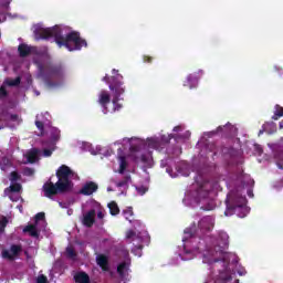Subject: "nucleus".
<instances>
[{
	"label": "nucleus",
	"mask_w": 283,
	"mask_h": 283,
	"mask_svg": "<svg viewBox=\"0 0 283 283\" xmlns=\"http://www.w3.org/2000/svg\"><path fill=\"white\" fill-rule=\"evenodd\" d=\"M280 129H283V120L279 124Z\"/></svg>",
	"instance_id": "obj_56"
},
{
	"label": "nucleus",
	"mask_w": 283,
	"mask_h": 283,
	"mask_svg": "<svg viewBox=\"0 0 283 283\" xmlns=\"http://www.w3.org/2000/svg\"><path fill=\"white\" fill-rule=\"evenodd\" d=\"M8 96V92H6V86L0 87V98Z\"/></svg>",
	"instance_id": "obj_45"
},
{
	"label": "nucleus",
	"mask_w": 283,
	"mask_h": 283,
	"mask_svg": "<svg viewBox=\"0 0 283 283\" xmlns=\"http://www.w3.org/2000/svg\"><path fill=\"white\" fill-rule=\"evenodd\" d=\"M124 214L126 216V220H129V217L134 216V211L132 210V208H128L124 211Z\"/></svg>",
	"instance_id": "obj_44"
},
{
	"label": "nucleus",
	"mask_w": 283,
	"mask_h": 283,
	"mask_svg": "<svg viewBox=\"0 0 283 283\" xmlns=\"http://www.w3.org/2000/svg\"><path fill=\"white\" fill-rule=\"evenodd\" d=\"M43 229H45V213L39 212L35 216V222L24 227L23 233H28L31 238H39Z\"/></svg>",
	"instance_id": "obj_5"
},
{
	"label": "nucleus",
	"mask_w": 283,
	"mask_h": 283,
	"mask_svg": "<svg viewBox=\"0 0 283 283\" xmlns=\"http://www.w3.org/2000/svg\"><path fill=\"white\" fill-rule=\"evenodd\" d=\"M36 283H48V277L45 275H39Z\"/></svg>",
	"instance_id": "obj_43"
},
{
	"label": "nucleus",
	"mask_w": 283,
	"mask_h": 283,
	"mask_svg": "<svg viewBox=\"0 0 283 283\" xmlns=\"http://www.w3.org/2000/svg\"><path fill=\"white\" fill-rule=\"evenodd\" d=\"M98 103L104 107L109 103V93H107V91L101 92Z\"/></svg>",
	"instance_id": "obj_17"
},
{
	"label": "nucleus",
	"mask_w": 283,
	"mask_h": 283,
	"mask_svg": "<svg viewBox=\"0 0 283 283\" xmlns=\"http://www.w3.org/2000/svg\"><path fill=\"white\" fill-rule=\"evenodd\" d=\"M191 136V133H189V132H187L186 134H185V137L186 138H189Z\"/></svg>",
	"instance_id": "obj_55"
},
{
	"label": "nucleus",
	"mask_w": 283,
	"mask_h": 283,
	"mask_svg": "<svg viewBox=\"0 0 283 283\" xmlns=\"http://www.w3.org/2000/svg\"><path fill=\"white\" fill-rule=\"evenodd\" d=\"M130 180H132V177L129 175H126L123 181H118L116 184V187H125V185H127Z\"/></svg>",
	"instance_id": "obj_33"
},
{
	"label": "nucleus",
	"mask_w": 283,
	"mask_h": 283,
	"mask_svg": "<svg viewBox=\"0 0 283 283\" xmlns=\"http://www.w3.org/2000/svg\"><path fill=\"white\" fill-rule=\"evenodd\" d=\"M18 50L20 52V56H28V54H30L32 52V48H30L25 44L19 45Z\"/></svg>",
	"instance_id": "obj_22"
},
{
	"label": "nucleus",
	"mask_w": 283,
	"mask_h": 283,
	"mask_svg": "<svg viewBox=\"0 0 283 283\" xmlns=\"http://www.w3.org/2000/svg\"><path fill=\"white\" fill-rule=\"evenodd\" d=\"M221 280H224V282H229L231 280V271L229 269H224L220 272Z\"/></svg>",
	"instance_id": "obj_26"
},
{
	"label": "nucleus",
	"mask_w": 283,
	"mask_h": 283,
	"mask_svg": "<svg viewBox=\"0 0 283 283\" xmlns=\"http://www.w3.org/2000/svg\"><path fill=\"white\" fill-rule=\"evenodd\" d=\"M234 283H239V281L237 280V281H234Z\"/></svg>",
	"instance_id": "obj_63"
},
{
	"label": "nucleus",
	"mask_w": 283,
	"mask_h": 283,
	"mask_svg": "<svg viewBox=\"0 0 283 283\" xmlns=\"http://www.w3.org/2000/svg\"><path fill=\"white\" fill-rule=\"evenodd\" d=\"M108 209L112 216H118V213H120V209L118 208V205H116V202L114 201L108 203Z\"/></svg>",
	"instance_id": "obj_24"
},
{
	"label": "nucleus",
	"mask_w": 283,
	"mask_h": 283,
	"mask_svg": "<svg viewBox=\"0 0 283 283\" xmlns=\"http://www.w3.org/2000/svg\"><path fill=\"white\" fill-rule=\"evenodd\" d=\"M7 226L8 219L6 217H2V219H0V233H3Z\"/></svg>",
	"instance_id": "obj_34"
},
{
	"label": "nucleus",
	"mask_w": 283,
	"mask_h": 283,
	"mask_svg": "<svg viewBox=\"0 0 283 283\" xmlns=\"http://www.w3.org/2000/svg\"><path fill=\"white\" fill-rule=\"evenodd\" d=\"M33 34L36 41L41 39H54L59 48H66L69 52H74V50H81V48H87V42L81 39V35L76 32L67 33L63 35V29L61 27L45 28L43 24H35L33 27Z\"/></svg>",
	"instance_id": "obj_1"
},
{
	"label": "nucleus",
	"mask_w": 283,
	"mask_h": 283,
	"mask_svg": "<svg viewBox=\"0 0 283 283\" xmlns=\"http://www.w3.org/2000/svg\"><path fill=\"white\" fill-rule=\"evenodd\" d=\"M126 238H127V240H138V238H140V237H138L136 233H134V231H128L126 233Z\"/></svg>",
	"instance_id": "obj_37"
},
{
	"label": "nucleus",
	"mask_w": 283,
	"mask_h": 283,
	"mask_svg": "<svg viewBox=\"0 0 283 283\" xmlns=\"http://www.w3.org/2000/svg\"><path fill=\"white\" fill-rule=\"evenodd\" d=\"M60 207H65V206H63V203H60Z\"/></svg>",
	"instance_id": "obj_62"
},
{
	"label": "nucleus",
	"mask_w": 283,
	"mask_h": 283,
	"mask_svg": "<svg viewBox=\"0 0 283 283\" xmlns=\"http://www.w3.org/2000/svg\"><path fill=\"white\" fill-rule=\"evenodd\" d=\"M136 189L139 196H145V193H147V187L145 186L137 187Z\"/></svg>",
	"instance_id": "obj_39"
},
{
	"label": "nucleus",
	"mask_w": 283,
	"mask_h": 283,
	"mask_svg": "<svg viewBox=\"0 0 283 283\" xmlns=\"http://www.w3.org/2000/svg\"><path fill=\"white\" fill-rule=\"evenodd\" d=\"M231 202L234 207L241 209L242 214H239V218H244L247 213H249V208H247V198L235 195L233 198H231Z\"/></svg>",
	"instance_id": "obj_8"
},
{
	"label": "nucleus",
	"mask_w": 283,
	"mask_h": 283,
	"mask_svg": "<svg viewBox=\"0 0 283 283\" xmlns=\"http://www.w3.org/2000/svg\"><path fill=\"white\" fill-rule=\"evenodd\" d=\"M107 191H112V188H107Z\"/></svg>",
	"instance_id": "obj_61"
},
{
	"label": "nucleus",
	"mask_w": 283,
	"mask_h": 283,
	"mask_svg": "<svg viewBox=\"0 0 283 283\" xmlns=\"http://www.w3.org/2000/svg\"><path fill=\"white\" fill-rule=\"evenodd\" d=\"M74 280L77 283H90V276L84 272L75 274Z\"/></svg>",
	"instance_id": "obj_18"
},
{
	"label": "nucleus",
	"mask_w": 283,
	"mask_h": 283,
	"mask_svg": "<svg viewBox=\"0 0 283 283\" xmlns=\"http://www.w3.org/2000/svg\"><path fill=\"white\" fill-rule=\"evenodd\" d=\"M180 126H176L175 128H174V132H180Z\"/></svg>",
	"instance_id": "obj_54"
},
{
	"label": "nucleus",
	"mask_w": 283,
	"mask_h": 283,
	"mask_svg": "<svg viewBox=\"0 0 283 283\" xmlns=\"http://www.w3.org/2000/svg\"><path fill=\"white\" fill-rule=\"evenodd\" d=\"M97 218H99V220H103V218H105V214H103V212L99 211V212L97 213Z\"/></svg>",
	"instance_id": "obj_51"
},
{
	"label": "nucleus",
	"mask_w": 283,
	"mask_h": 283,
	"mask_svg": "<svg viewBox=\"0 0 283 283\" xmlns=\"http://www.w3.org/2000/svg\"><path fill=\"white\" fill-rule=\"evenodd\" d=\"M67 213H69V216H72V211L69 210Z\"/></svg>",
	"instance_id": "obj_60"
},
{
	"label": "nucleus",
	"mask_w": 283,
	"mask_h": 283,
	"mask_svg": "<svg viewBox=\"0 0 283 283\" xmlns=\"http://www.w3.org/2000/svg\"><path fill=\"white\" fill-rule=\"evenodd\" d=\"M222 258L224 262H231V258H234L233 254L226 253L223 250H216V252L209 251L203 254V262L206 264H213V262H218V260Z\"/></svg>",
	"instance_id": "obj_6"
},
{
	"label": "nucleus",
	"mask_w": 283,
	"mask_h": 283,
	"mask_svg": "<svg viewBox=\"0 0 283 283\" xmlns=\"http://www.w3.org/2000/svg\"><path fill=\"white\" fill-rule=\"evenodd\" d=\"M18 179H19V174L17 171L11 172L10 175L11 182H17Z\"/></svg>",
	"instance_id": "obj_41"
},
{
	"label": "nucleus",
	"mask_w": 283,
	"mask_h": 283,
	"mask_svg": "<svg viewBox=\"0 0 283 283\" xmlns=\"http://www.w3.org/2000/svg\"><path fill=\"white\" fill-rule=\"evenodd\" d=\"M20 191H21V185L19 184L12 185L6 189V193L9 195V198L10 200H12V202H18V200L21 199V195H19Z\"/></svg>",
	"instance_id": "obj_10"
},
{
	"label": "nucleus",
	"mask_w": 283,
	"mask_h": 283,
	"mask_svg": "<svg viewBox=\"0 0 283 283\" xmlns=\"http://www.w3.org/2000/svg\"><path fill=\"white\" fill-rule=\"evenodd\" d=\"M283 116V107L280 105L275 106L274 115H273V120H277V118H282Z\"/></svg>",
	"instance_id": "obj_27"
},
{
	"label": "nucleus",
	"mask_w": 283,
	"mask_h": 283,
	"mask_svg": "<svg viewBox=\"0 0 283 283\" xmlns=\"http://www.w3.org/2000/svg\"><path fill=\"white\" fill-rule=\"evenodd\" d=\"M211 191H213V184L206 179H200L186 192L184 202L193 207L200 205L203 211H213L216 202L211 199Z\"/></svg>",
	"instance_id": "obj_2"
},
{
	"label": "nucleus",
	"mask_w": 283,
	"mask_h": 283,
	"mask_svg": "<svg viewBox=\"0 0 283 283\" xmlns=\"http://www.w3.org/2000/svg\"><path fill=\"white\" fill-rule=\"evenodd\" d=\"M109 77H107V76H105L104 78H103V81H107Z\"/></svg>",
	"instance_id": "obj_59"
},
{
	"label": "nucleus",
	"mask_w": 283,
	"mask_h": 283,
	"mask_svg": "<svg viewBox=\"0 0 283 283\" xmlns=\"http://www.w3.org/2000/svg\"><path fill=\"white\" fill-rule=\"evenodd\" d=\"M163 143H168L169 140L165 139V138H161Z\"/></svg>",
	"instance_id": "obj_58"
},
{
	"label": "nucleus",
	"mask_w": 283,
	"mask_h": 283,
	"mask_svg": "<svg viewBox=\"0 0 283 283\" xmlns=\"http://www.w3.org/2000/svg\"><path fill=\"white\" fill-rule=\"evenodd\" d=\"M232 213H233V212H231V208L228 207L227 210H226V212H224V216L229 217V216H231Z\"/></svg>",
	"instance_id": "obj_50"
},
{
	"label": "nucleus",
	"mask_w": 283,
	"mask_h": 283,
	"mask_svg": "<svg viewBox=\"0 0 283 283\" xmlns=\"http://www.w3.org/2000/svg\"><path fill=\"white\" fill-rule=\"evenodd\" d=\"M264 132H266V134H275V132H277V127L275 126V123L273 122L265 123L262 126V129L259 132V134H264Z\"/></svg>",
	"instance_id": "obj_15"
},
{
	"label": "nucleus",
	"mask_w": 283,
	"mask_h": 283,
	"mask_svg": "<svg viewBox=\"0 0 283 283\" xmlns=\"http://www.w3.org/2000/svg\"><path fill=\"white\" fill-rule=\"evenodd\" d=\"M117 160L119 164L117 171L118 174H124L125 169H127V159L125 158V156H123V153L120 149L118 151Z\"/></svg>",
	"instance_id": "obj_13"
},
{
	"label": "nucleus",
	"mask_w": 283,
	"mask_h": 283,
	"mask_svg": "<svg viewBox=\"0 0 283 283\" xmlns=\"http://www.w3.org/2000/svg\"><path fill=\"white\" fill-rule=\"evenodd\" d=\"M221 240L218 241V247L219 249H227V247L229 245V235H227V233L222 232L220 234Z\"/></svg>",
	"instance_id": "obj_19"
},
{
	"label": "nucleus",
	"mask_w": 283,
	"mask_h": 283,
	"mask_svg": "<svg viewBox=\"0 0 283 283\" xmlns=\"http://www.w3.org/2000/svg\"><path fill=\"white\" fill-rule=\"evenodd\" d=\"M21 251H22L21 245H11L10 249L2 250L1 258H3V260H10V261L17 260Z\"/></svg>",
	"instance_id": "obj_9"
},
{
	"label": "nucleus",
	"mask_w": 283,
	"mask_h": 283,
	"mask_svg": "<svg viewBox=\"0 0 283 283\" xmlns=\"http://www.w3.org/2000/svg\"><path fill=\"white\" fill-rule=\"evenodd\" d=\"M52 151H54V149H44L43 156L45 158H50V156H52Z\"/></svg>",
	"instance_id": "obj_47"
},
{
	"label": "nucleus",
	"mask_w": 283,
	"mask_h": 283,
	"mask_svg": "<svg viewBox=\"0 0 283 283\" xmlns=\"http://www.w3.org/2000/svg\"><path fill=\"white\" fill-rule=\"evenodd\" d=\"M41 118H43V115H38L36 116V120H35V125L38 127V129H43V125H48L46 120H41Z\"/></svg>",
	"instance_id": "obj_28"
},
{
	"label": "nucleus",
	"mask_w": 283,
	"mask_h": 283,
	"mask_svg": "<svg viewBox=\"0 0 283 283\" xmlns=\"http://www.w3.org/2000/svg\"><path fill=\"white\" fill-rule=\"evenodd\" d=\"M21 83V78L17 77L15 80H7L4 82L6 85H9L10 87H14V85H19Z\"/></svg>",
	"instance_id": "obj_29"
},
{
	"label": "nucleus",
	"mask_w": 283,
	"mask_h": 283,
	"mask_svg": "<svg viewBox=\"0 0 283 283\" xmlns=\"http://www.w3.org/2000/svg\"><path fill=\"white\" fill-rule=\"evenodd\" d=\"M133 253H135V255H138V258H140V255H143V245L135 247V249H133Z\"/></svg>",
	"instance_id": "obj_38"
},
{
	"label": "nucleus",
	"mask_w": 283,
	"mask_h": 283,
	"mask_svg": "<svg viewBox=\"0 0 283 283\" xmlns=\"http://www.w3.org/2000/svg\"><path fill=\"white\" fill-rule=\"evenodd\" d=\"M59 178L56 184L52 181L44 184L43 191L46 198H52L56 193H65L72 191V178H74L73 171L67 166H61L56 171Z\"/></svg>",
	"instance_id": "obj_4"
},
{
	"label": "nucleus",
	"mask_w": 283,
	"mask_h": 283,
	"mask_svg": "<svg viewBox=\"0 0 283 283\" xmlns=\"http://www.w3.org/2000/svg\"><path fill=\"white\" fill-rule=\"evenodd\" d=\"M39 149L36 148H33L31 150H29L27 154H25V161L24 163H36V160H39Z\"/></svg>",
	"instance_id": "obj_14"
},
{
	"label": "nucleus",
	"mask_w": 283,
	"mask_h": 283,
	"mask_svg": "<svg viewBox=\"0 0 283 283\" xmlns=\"http://www.w3.org/2000/svg\"><path fill=\"white\" fill-rule=\"evenodd\" d=\"M253 185H254L253 179L248 178V185L243 186V189H247V191H248L249 198H253V190H252Z\"/></svg>",
	"instance_id": "obj_25"
},
{
	"label": "nucleus",
	"mask_w": 283,
	"mask_h": 283,
	"mask_svg": "<svg viewBox=\"0 0 283 283\" xmlns=\"http://www.w3.org/2000/svg\"><path fill=\"white\" fill-rule=\"evenodd\" d=\"M127 271H129V263H120L117 266V273L120 275V277H125L127 275Z\"/></svg>",
	"instance_id": "obj_20"
},
{
	"label": "nucleus",
	"mask_w": 283,
	"mask_h": 283,
	"mask_svg": "<svg viewBox=\"0 0 283 283\" xmlns=\"http://www.w3.org/2000/svg\"><path fill=\"white\" fill-rule=\"evenodd\" d=\"M51 134H53V136H52V139H53V140L59 139V129H56V128H51Z\"/></svg>",
	"instance_id": "obj_42"
},
{
	"label": "nucleus",
	"mask_w": 283,
	"mask_h": 283,
	"mask_svg": "<svg viewBox=\"0 0 283 283\" xmlns=\"http://www.w3.org/2000/svg\"><path fill=\"white\" fill-rule=\"evenodd\" d=\"M130 144V157L135 163H146V165H151V153H146L145 149H158L163 142L156 137H150L146 143L138 138H124L120 144Z\"/></svg>",
	"instance_id": "obj_3"
},
{
	"label": "nucleus",
	"mask_w": 283,
	"mask_h": 283,
	"mask_svg": "<svg viewBox=\"0 0 283 283\" xmlns=\"http://www.w3.org/2000/svg\"><path fill=\"white\" fill-rule=\"evenodd\" d=\"M99 151L101 149H97V150L91 149V154H93V156H96V154H98Z\"/></svg>",
	"instance_id": "obj_52"
},
{
	"label": "nucleus",
	"mask_w": 283,
	"mask_h": 283,
	"mask_svg": "<svg viewBox=\"0 0 283 283\" xmlns=\"http://www.w3.org/2000/svg\"><path fill=\"white\" fill-rule=\"evenodd\" d=\"M201 229H211L213 227V219L211 217H206L200 221Z\"/></svg>",
	"instance_id": "obj_21"
},
{
	"label": "nucleus",
	"mask_w": 283,
	"mask_h": 283,
	"mask_svg": "<svg viewBox=\"0 0 283 283\" xmlns=\"http://www.w3.org/2000/svg\"><path fill=\"white\" fill-rule=\"evenodd\" d=\"M66 254L71 260H74L76 258V253L74 252V249L72 247L66 248Z\"/></svg>",
	"instance_id": "obj_35"
},
{
	"label": "nucleus",
	"mask_w": 283,
	"mask_h": 283,
	"mask_svg": "<svg viewBox=\"0 0 283 283\" xmlns=\"http://www.w3.org/2000/svg\"><path fill=\"white\" fill-rule=\"evenodd\" d=\"M188 83H192L189 85L190 90L191 87H196L198 85V80L192 78L191 76L188 77Z\"/></svg>",
	"instance_id": "obj_40"
},
{
	"label": "nucleus",
	"mask_w": 283,
	"mask_h": 283,
	"mask_svg": "<svg viewBox=\"0 0 283 283\" xmlns=\"http://www.w3.org/2000/svg\"><path fill=\"white\" fill-rule=\"evenodd\" d=\"M116 72V70H113V73H115Z\"/></svg>",
	"instance_id": "obj_64"
},
{
	"label": "nucleus",
	"mask_w": 283,
	"mask_h": 283,
	"mask_svg": "<svg viewBox=\"0 0 283 283\" xmlns=\"http://www.w3.org/2000/svg\"><path fill=\"white\" fill-rule=\"evenodd\" d=\"M10 1L12 0H0V10H9L10 8Z\"/></svg>",
	"instance_id": "obj_30"
},
{
	"label": "nucleus",
	"mask_w": 283,
	"mask_h": 283,
	"mask_svg": "<svg viewBox=\"0 0 283 283\" xmlns=\"http://www.w3.org/2000/svg\"><path fill=\"white\" fill-rule=\"evenodd\" d=\"M20 213H23V206H18Z\"/></svg>",
	"instance_id": "obj_53"
},
{
	"label": "nucleus",
	"mask_w": 283,
	"mask_h": 283,
	"mask_svg": "<svg viewBox=\"0 0 283 283\" xmlns=\"http://www.w3.org/2000/svg\"><path fill=\"white\" fill-rule=\"evenodd\" d=\"M191 235H193V228H187V229L185 230L184 242H185L188 238H191Z\"/></svg>",
	"instance_id": "obj_36"
},
{
	"label": "nucleus",
	"mask_w": 283,
	"mask_h": 283,
	"mask_svg": "<svg viewBox=\"0 0 283 283\" xmlns=\"http://www.w3.org/2000/svg\"><path fill=\"white\" fill-rule=\"evenodd\" d=\"M0 167H1L2 171H6V169H8V167H10V159L3 158L0 161Z\"/></svg>",
	"instance_id": "obj_32"
},
{
	"label": "nucleus",
	"mask_w": 283,
	"mask_h": 283,
	"mask_svg": "<svg viewBox=\"0 0 283 283\" xmlns=\"http://www.w3.org/2000/svg\"><path fill=\"white\" fill-rule=\"evenodd\" d=\"M24 176H34V170L32 168H25Z\"/></svg>",
	"instance_id": "obj_46"
},
{
	"label": "nucleus",
	"mask_w": 283,
	"mask_h": 283,
	"mask_svg": "<svg viewBox=\"0 0 283 283\" xmlns=\"http://www.w3.org/2000/svg\"><path fill=\"white\" fill-rule=\"evenodd\" d=\"M94 218H96V210H90L84 214L83 224L85 227H92L94 224Z\"/></svg>",
	"instance_id": "obj_12"
},
{
	"label": "nucleus",
	"mask_w": 283,
	"mask_h": 283,
	"mask_svg": "<svg viewBox=\"0 0 283 283\" xmlns=\"http://www.w3.org/2000/svg\"><path fill=\"white\" fill-rule=\"evenodd\" d=\"M96 262H97L98 266H101V269H103V271H107L109 269V266L107 264V256L99 254L96 256Z\"/></svg>",
	"instance_id": "obj_16"
},
{
	"label": "nucleus",
	"mask_w": 283,
	"mask_h": 283,
	"mask_svg": "<svg viewBox=\"0 0 283 283\" xmlns=\"http://www.w3.org/2000/svg\"><path fill=\"white\" fill-rule=\"evenodd\" d=\"M276 165H277L279 169H283L282 156H279V157H277Z\"/></svg>",
	"instance_id": "obj_48"
},
{
	"label": "nucleus",
	"mask_w": 283,
	"mask_h": 283,
	"mask_svg": "<svg viewBox=\"0 0 283 283\" xmlns=\"http://www.w3.org/2000/svg\"><path fill=\"white\" fill-rule=\"evenodd\" d=\"M10 120H11V123H17V125H19V116H17V115H11V116H10Z\"/></svg>",
	"instance_id": "obj_49"
},
{
	"label": "nucleus",
	"mask_w": 283,
	"mask_h": 283,
	"mask_svg": "<svg viewBox=\"0 0 283 283\" xmlns=\"http://www.w3.org/2000/svg\"><path fill=\"white\" fill-rule=\"evenodd\" d=\"M167 171L169 172V175L171 176V178H177V176H187V174L182 172V170L178 169L176 172H174V170L171 169H167Z\"/></svg>",
	"instance_id": "obj_31"
},
{
	"label": "nucleus",
	"mask_w": 283,
	"mask_h": 283,
	"mask_svg": "<svg viewBox=\"0 0 283 283\" xmlns=\"http://www.w3.org/2000/svg\"><path fill=\"white\" fill-rule=\"evenodd\" d=\"M223 129H226V132H228L231 135H235V133L238 132V128H235L234 126H231L230 124L223 127L219 126L217 132H222Z\"/></svg>",
	"instance_id": "obj_23"
},
{
	"label": "nucleus",
	"mask_w": 283,
	"mask_h": 283,
	"mask_svg": "<svg viewBox=\"0 0 283 283\" xmlns=\"http://www.w3.org/2000/svg\"><path fill=\"white\" fill-rule=\"evenodd\" d=\"M96 189H98V186H96V184L88 182L83 186V188L80 190V193H83V196H92V193H94Z\"/></svg>",
	"instance_id": "obj_11"
},
{
	"label": "nucleus",
	"mask_w": 283,
	"mask_h": 283,
	"mask_svg": "<svg viewBox=\"0 0 283 283\" xmlns=\"http://www.w3.org/2000/svg\"><path fill=\"white\" fill-rule=\"evenodd\" d=\"M193 256H185L184 260H191Z\"/></svg>",
	"instance_id": "obj_57"
},
{
	"label": "nucleus",
	"mask_w": 283,
	"mask_h": 283,
	"mask_svg": "<svg viewBox=\"0 0 283 283\" xmlns=\"http://www.w3.org/2000/svg\"><path fill=\"white\" fill-rule=\"evenodd\" d=\"M123 84L120 82L109 85V91L113 92V104H114V112H118L122 105L118 104V96L125 92V88L120 87Z\"/></svg>",
	"instance_id": "obj_7"
}]
</instances>
